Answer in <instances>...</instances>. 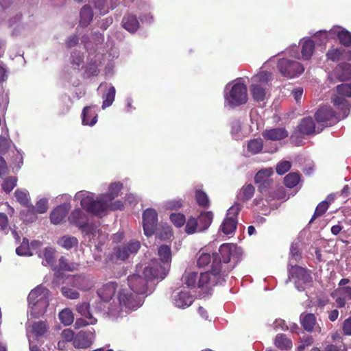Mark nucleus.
I'll use <instances>...</instances> for the list:
<instances>
[{"label":"nucleus","instance_id":"nucleus-61","mask_svg":"<svg viewBox=\"0 0 351 351\" xmlns=\"http://www.w3.org/2000/svg\"><path fill=\"white\" fill-rule=\"evenodd\" d=\"M291 167V163L287 160H282L276 165V171L278 175H283Z\"/></svg>","mask_w":351,"mask_h":351},{"label":"nucleus","instance_id":"nucleus-64","mask_svg":"<svg viewBox=\"0 0 351 351\" xmlns=\"http://www.w3.org/2000/svg\"><path fill=\"white\" fill-rule=\"evenodd\" d=\"M332 103L335 106H336L338 109H344L347 108V101L344 98V97L335 96L332 97Z\"/></svg>","mask_w":351,"mask_h":351},{"label":"nucleus","instance_id":"nucleus-46","mask_svg":"<svg viewBox=\"0 0 351 351\" xmlns=\"http://www.w3.org/2000/svg\"><path fill=\"white\" fill-rule=\"evenodd\" d=\"M337 36L342 45L346 47H351V32L343 29L337 32Z\"/></svg>","mask_w":351,"mask_h":351},{"label":"nucleus","instance_id":"nucleus-21","mask_svg":"<svg viewBox=\"0 0 351 351\" xmlns=\"http://www.w3.org/2000/svg\"><path fill=\"white\" fill-rule=\"evenodd\" d=\"M214 215L212 211H202L196 218L198 221L199 232L207 230L211 225Z\"/></svg>","mask_w":351,"mask_h":351},{"label":"nucleus","instance_id":"nucleus-15","mask_svg":"<svg viewBox=\"0 0 351 351\" xmlns=\"http://www.w3.org/2000/svg\"><path fill=\"white\" fill-rule=\"evenodd\" d=\"M117 288L118 284L116 282L110 281L103 285L97 290V293L103 302H108L114 297Z\"/></svg>","mask_w":351,"mask_h":351},{"label":"nucleus","instance_id":"nucleus-22","mask_svg":"<svg viewBox=\"0 0 351 351\" xmlns=\"http://www.w3.org/2000/svg\"><path fill=\"white\" fill-rule=\"evenodd\" d=\"M69 223L80 228L88 221L86 215L80 208L73 210L69 217Z\"/></svg>","mask_w":351,"mask_h":351},{"label":"nucleus","instance_id":"nucleus-54","mask_svg":"<svg viewBox=\"0 0 351 351\" xmlns=\"http://www.w3.org/2000/svg\"><path fill=\"white\" fill-rule=\"evenodd\" d=\"M32 331L37 336L43 335L47 331V325L44 322H34L32 325Z\"/></svg>","mask_w":351,"mask_h":351},{"label":"nucleus","instance_id":"nucleus-13","mask_svg":"<svg viewBox=\"0 0 351 351\" xmlns=\"http://www.w3.org/2000/svg\"><path fill=\"white\" fill-rule=\"evenodd\" d=\"M140 246V242L132 241L125 245L118 247L116 250L117 258L122 261L126 260L130 255L136 254Z\"/></svg>","mask_w":351,"mask_h":351},{"label":"nucleus","instance_id":"nucleus-53","mask_svg":"<svg viewBox=\"0 0 351 351\" xmlns=\"http://www.w3.org/2000/svg\"><path fill=\"white\" fill-rule=\"evenodd\" d=\"M76 311L78 313L84 317H93L90 312V305L88 302H83L80 304H78L76 306Z\"/></svg>","mask_w":351,"mask_h":351},{"label":"nucleus","instance_id":"nucleus-60","mask_svg":"<svg viewBox=\"0 0 351 351\" xmlns=\"http://www.w3.org/2000/svg\"><path fill=\"white\" fill-rule=\"evenodd\" d=\"M59 268L62 271H72L75 269V266L73 263H69L64 256H61L59 259Z\"/></svg>","mask_w":351,"mask_h":351},{"label":"nucleus","instance_id":"nucleus-17","mask_svg":"<svg viewBox=\"0 0 351 351\" xmlns=\"http://www.w3.org/2000/svg\"><path fill=\"white\" fill-rule=\"evenodd\" d=\"M49 293V289L40 285L30 291L27 299L29 303L35 305L39 302L47 299L48 298Z\"/></svg>","mask_w":351,"mask_h":351},{"label":"nucleus","instance_id":"nucleus-62","mask_svg":"<svg viewBox=\"0 0 351 351\" xmlns=\"http://www.w3.org/2000/svg\"><path fill=\"white\" fill-rule=\"evenodd\" d=\"M184 201L182 199H171L167 202L165 206L168 210H179L183 206Z\"/></svg>","mask_w":351,"mask_h":351},{"label":"nucleus","instance_id":"nucleus-7","mask_svg":"<svg viewBox=\"0 0 351 351\" xmlns=\"http://www.w3.org/2000/svg\"><path fill=\"white\" fill-rule=\"evenodd\" d=\"M226 99L232 106H238L244 104L247 101V87L243 83L234 84L228 95H226Z\"/></svg>","mask_w":351,"mask_h":351},{"label":"nucleus","instance_id":"nucleus-39","mask_svg":"<svg viewBox=\"0 0 351 351\" xmlns=\"http://www.w3.org/2000/svg\"><path fill=\"white\" fill-rule=\"evenodd\" d=\"M300 180V174L298 172H291L284 178V183L287 187L292 189L298 184Z\"/></svg>","mask_w":351,"mask_h":351},{"label":"nucleus","instance_id":"nucleus-45","mask_svg":"<svg viewBox=\"0 0 351 351\" xmlns=\"http://www.w3.org/2000/svg\"><path fill=\"white\" fill-rule=\"evenodd\" d=\"M343 53V49L332 47L328 49L326 56L328 60L338 62L341 59Z\"/></svg>","mask_w":351,"mask_h":351},{"label":"nucleus","instance_id":"nucleus-55","mask_svg":"<svg viewBox=\"0 0 351 351\" xmlns=\"http://www.w3.org/2000/svg\"><path fill=\"white\" fill-rule=\"evenodd\" d=\"M14 195L16 200L23 206H26L27 208L29 206V198L27 194L19 189L16 190Z\"/></svg>","mask_w":351,"mask_h":351},{"label":"nucleus","instance_id":"nucleus-58","mask_svg":"<svg viewBox=\"0 0 351 351\" xmlns=\"http://www.w3.org/2000/svg\"><path fill=\"white\" fill-rule=\"evenodd\" d=\"M337 92L343 97H351V84H341L336 87Z\"/></svg>","mask_w":351,"mask_h":351},{"label":"nucleus","instance_id":"nucleus-19","mask_svg":"<svg viewBox=\"0 0 351 351\" xmlns=\"http://www.w3.org/2000/svg\"><path fill=\"white\" fill-rule=\"evenodd\" d=\"M193 302V296L187 291H180L173 296V304L180 308L190 306Z\"/></svg>","mask_w":351,"mask_h":351},{"label":"nucleus","instance_id":"nucleus-16","mask_svg":"<svg viewBox=\"0 0 351 351\" xmlns=\"http://www.w3.org/2000/svg\"><path fill=\"white\" fill-rule=\"evenodd\" d=\"M289 276L304 284H308L313 281L310 272L306 268L298 265H291Z\"/></svg>","mask_w":351,"mask_h":351},{"label":"nucleus","instance_id":"nucleus-52","mask_svg":"<svg viewBox=\"0 0 351 351\" xmlns=\"http://www.w3.org/2000/svg\"><path fill=\"white\" fill-rule=\"evenodd\" d=\"M83 62L84 56L80 51H74L71 53V64L73 65L74 69H78Z\"/></svg>","mask_w":351,"mask_h":351},{"label":"nucleus","instance_id":"nucleus-29","mask_svg":"<svg viewBox=\"0 0 351 351\" xmlns=\"http://www.w3.org/2000/svg\"><path fill=\"white\" fill-rule=\"evenodd\" d=\"M287 199V196L285 188L282 186H277L269 191L266 201L270 202L273 200H286Z\"/></svg>","mask_w":351,"mask_h":351},{"label":"nucleus","instance_id":"nucleus-9","mask_svg":"<svg viewBox=\"0 0 351 351\" xmlns=\"http://www.w3.org/2000/svg\"><path fill=\"white\" fill-rule=\"evenodd\" d=\"M169 271V269L156 259H152L149 265L143 269V274L150 282L156 280H163Z\"/></svg>","mask_w":351,"mask_h":351},{"label":"nucleus","instance_id":"nucleus-50","mask_svg":"<svg viewBox=\"0 0 351 351\" xmlns=\"http://www.w3.org/2000/svg\"><path fill=\"white\" fill-rule=\"evenodd\" d=\"M171 223L177 228L183 226L186 223V217L182 213H172L169 217Z\"/></svg>","mask_w":351,"mask_h":351},{"label":"nucleus","instance_id":"nucleus-40","mask_svg":"<svg viewBox=\"0 0 351 351\" xmlns=\"http://www.w3.org/2000/svg\"><path fill=\"white\" fill-rule=\"evenodd\" d=\"M116 90L113 86L108 88L107 92L103 95L102 108L110 106L114 101Z\"/></svg>","mask_w":351,"mask_h":351},{"label":"nucleus","instance_id":"nucleus-31","mask_svg":"<svg viewBox=\"0 0 351 351\" xmlns=\"http://www.w3.org/2000/svg\"><path fill=\"white\" fill-rule=\"evenodd\" d=\"M315 51V43L311 39L305 40L302 45L301 53L304 60H309L313 56Z\"/></svg>","mask_w":351,"mask_h":351},{"label":"nucleus","instance_id":"nucleus-43","mask_svg":"<svg viewBox=\"0 0 351 351\" xmlns=\"http://www.w3.org/2000/svg\"><path fill=\"white\" fill-rule=\"evenodd\" d=\"M263 141L261 138L250 140L247 143V150L252 154H256L262 151Z\"/></svg>","mask_w":351,"mask_h":351},{"label":"nucleus","instance_id":"nucleus-26","mask_svg":"<svg viewBox=\"0 0 351 351\" xmlns=\"http://www.w3.org/2000/svg\"><path fill=\"white\" fill-rule=\"evenodd\" d=\"M71 285L83 291L89 290L93 287V283L90 279L84 275L75 276L72 279Z\"/></svg>","mask_w":351,"mask_h":351},{"label":"nucleus","instance_id":"nucleus-20","mask_svg":"<svg viewBox=\"0 0 351 351\" xmlns=\"http://www.w3.org/2000/svg\"><path fill=\"white\" fill-rule=\"evenodd\" d=\"M69 207L66 204H62L55 208L50 214L51 222L53 224L61 223L69 213Z\"/></svg>","mask_w":351,"mask_h":351},{"label":"nucleus","instance_id":"nucleus-41","mask_svg":"<svg viewBox=\"0 0 351 351\" xmlns=\"http://www.w3.org/2000/svg\"><path fill=\"white\" fill-rule=\"evenodd\" d=\"M58 243L62 247L70 250L77 245L78 240L75 237L64 236L59 239Z\"/></svg>","mask_w":351,"mask_h":351},{"label":"nucleus","instance_id":"nucleus-42","mask_svg":"<svg viewBox=\"0 0 351 351\" xmlns=\"http://www.w3.org/2000/svg\"><path fill=\"white\" fill-rule=\"evenodd\" d=\"M60 322L64 326H69L74 320L73 312L69 308H64L62 310L58 315Z\"/></svg>","mask_w":351,"mask_h":351},{"label":"nucleus","instance_id":"nucleus-8","mask_svg":"<svg viewBox=\"0 0 351 351\" xmlns=\"http://www.w3.org/2000/svg\"><path fill=\"white\" fill-rule=\"evenodd\" d=\"M219 256L218 258V254H213V261H217V262L220 261V269H222L221 263H228L230 262V259L233 260L236 259V262H237L239 259V256L240 255V249L237 247V246L232 243H223L221 245L219 249Z\"/></svg>","mask_w":351,"mask_h":351},{"label":"nucleus","instance_id":"nucleus-11","mask_svg":"<svg viewBox=\"0 0 351 351\" xmlns=\"http://www.w3.org/2000/svg\"><path fill=\"white\" fill-rule=\"evenodd\" d=\"M128 285L131 290L136 295L148 294L152 292L149 288V280L146 279L145 276L134 274L128 277Z\"/></svg>","mask_w":351,"mask_h":351},{"label":"nucleus","instance_id":"nucleus-56","mask_svg":"<svg viewBox=\"0 0 351 351\" xmlns=\"http://www.w3.org/2000/svg\"><path fill=\"white\" fill-rule=\"evenodd\" d=\"M61 293L67 299L75 300L80 298V293L77 291L68 287H62Z\"/></svg>","mask_w":351,"mask_h":351},{"label":"nucleus","instance_id":"nucleus-34","mask_svg":"<svg viewBox=\"0 0 351 351\" xmlns=\"http://www.w3.org/2000/svg\"><path fill=\"white\" fill-rule=\"evenodd\" d=\"M237 226V219H234V217H226L223 221L220 229L225 234H230L233 233Z\"/></svg>","mask_w":351,"mask_h":351},{"label":"nucleus","instance_id":"nucleus-63","mask_svg":"<svg viewBox=\"0 0 351 351\" xmlns=\"http://www.w3.org/2000/svg\"><path fill=\"white\" fill-rule=\"evenodd\" d=\"M211 261V256L208 253H202L197 259V265L199 267L207 266Z\"/></svg>","mask_w":351,"mask_h":351},{"label":"nucleus","instance_id":"nucleus-32","mask_svg":"<svg viewBox=\"0 0 351 351\" xmlns=\"http://www.w3.org/2000/svg\"><path fill=\"white\" fill-rule=\"evenodd\" d=\"M255 192V188L252 184H246L242 186L237 195V199L243 202L250 199Z\"/></svg>","mask_w":351,"mask_h":351},{"label":"nucleus","instance_id":"nucleus-10","mask_svg":"<svg viewBox=\"0 0 351 351\" xmlns=\"http://www.w3.org/2000/svg\"><path fill=\"white\" fill-rule=\"evenodd\" d=\"M317 133V127H316L314 120L311 117H306L300 120L297 127L294 129L291 136L292 139L304 138L305 136H309Z\"/></svg>","mask_w":351,"mask_h":351},{"label":"nucleus","instance_id":"nucleus-27","mask_svg":"<svg viewBox=\"0 0 351 351\" xmlns=\"http://www.w3.org/2000/svg\"><path fill=\"white\" fill-rule=\"evenodd\" d=\"M300 321L303 328L307 332H312L316 324V317L313 313H302Z\"/></svg>","mask_w":351,"mask_h":351},{"label":"nucleus","instance_id":"nucleus-47","mask_svg":"<svg viewBox=\"0 0 351 351\" xmlns=\"http://www.w3.org/2000/svg\"><path fill=\"white\" fill-rule=\"evenodd\" d=\"M185 232L188 234H194L196 232H199V226L197 219L194 217H190L188 220L186 221Z\"/></svg>","mask_w":351,"mask_h":351},{"label":"nucleus","instance_id":"nucleus-18","mask_svg":"<svg viewBox=\"0 0 351 351\" xmlns=\"http://www.w3.org/2000/svg\"><path fill=\"white\" fill-rule=\"evenodd\" d=\"M262 135L266 140L277 141L288 137L289 132L285 128H276L265 130L263 132Z\"/></svg>","mask_w":351,"mask_h":351},{"label":"nucleus","instance_id":"nucleus-5","mask_svg":"<svg viewBox=\"0 0 351 351\" xmlns=\"http://www.w3.org/2000/svg\"><path fill=\"white\" fill-rule=\"evenodd\" d=\"M277 67L283 76L289 78L297 77L304 71V67L300 62L287 58L280 59Z\"/></svg>","mask_w":351,"mask_h":351},{"label":"nucleus","instance_id":"nucleus-23","mask_svg":"<svg viewBox=\"0 0 351 351\" xmlns=\"http://www.w3.org/2000/svg\"><path fill=\"white\" fill-rule=\"evenodd\" d=\"M195 199L199 207L208 208L210 205L209 197L202 189V186H196L195 188Z\"/></svg>","mask_w":351,"mask_h":351},{"label":"nucleus","instance_id":"nucleus-2","mask_svg":"<svg viewBox=\"0 0 351 351\" xmlns=\"http://www.w3.org/2000/svg\"><path fill=\"white\" fill-rule=\"evenodd\" d=\"M229 270L220 269V261H213L210 271L202 272L198 276L197 287L204 288L217 285H222L225 282V276Z\"/></svg>","mask_w":351,"mask_h":351},{"label":"nucleus","instance_id":"nucleus-6","mask_svg":"<svg viewBox=\"0 0 351 351\" xmlns=\"http://www.w3.org/2000/svg\"><path fill=\"white\" fill-rule=\"evenodd\" d=\"M117 299L121 310L128 313L137 309L141 306L139 298L128 289H121L117 295Z\"/></svg>","mask_w":351,"mask_h":351},{"label":"nucleus","instance_id":"nucleus-38","mask_svg":"<svg viewBox=\"0 0 351 351\" xmlns=\"http://www.w3.org/2000/svg\"><path fill=\"white\" fill-rule=\"evenodd\" d=\"M55 250L51 247H45L42 253H39L38 256L43 258L47 265L52 267L56 264Z\"/></svg>","mask_w":351,"mask_h":351},{"label":"nucleus","instance_id":"nucleus-14","mask_svg":"<svg viewBox=\"0 0 351 351\" xmlns=\"http://www.w3.org/2000/svg\"><path fill=\"white\" fill-rule=\"evenodd\" d=\"M94 338L95 335L90 331H80L75 335L73 345L76 348H88L92 345Z\"/></svg>","mask_w":351,"mask_h":351},{"label":"nucleus","instance_id":"nucleus-59","mask_svg":"<svg viewBox=\"0 0 351 351\" xmlns=\"http://www.w3.org/2000/svg\"><path fill=\"white\" fill-rule=\"evenodd\" d=\"M95 9L99 11L100 14L104 15L108 12L109 10L106 5V0H90Z\"/></svg>","mask_w":351,"mask_h":351},{"label":"nucleus","instance_id":"nucleus-28","mask_svg":"<svg viewBox=\"0 0 351 351\" xmlns=\"http://www.w3.org/2000/svg\"><path fill=\"white\" fill-rule=\"evenodd\" d=\"M158 255L161 261L162 266L167 267V269L170 267V263L171 261V247L167 245H162L158 250Z\"/></svg>","mask_w":351,"mask_h":351},{"label":"nucleus","instance_id":"nucleus-35","mask_svg":"<svg viewBox=\"0 0 351 351\" xmlns=\"http://www.w3.org/2000/svg\"><path fill=\"white\" fill-rule=\"evenodd\" d=\"M275 346L280 350H288L292 347V341L285 334H278L274 339Z\"/></svg>","mask_w":351,"mask_h":351},{"label":"nucleus","instance_id":"nucleus-30","mask_svg":"<svg viewBox=\"0 0 351 351\" xmlns=\"http://www.w3.org/2000/svg\"><path fill=\"white\" fill-rule=\"evenodd\" d=\"M82 115V122L84 125L93 126L97 121V114L91 111L90 106L84 108Z\"/></svg>","mask_w":351,"mask_h":351},{"label":"nucleus","instance_id":"nucleus-51","mask_svg":"<svg viewBox=\"0 0 351 351\" xmlns=\"http://www.w3.org/2000/svg\"><path fill=\"white\" fill-rule=\"evenodd\" d=\"M198 274L190 272L184 276V282L189 288H195L197 285Z\"/></svg>","mask_w":351,"mask_h":351},{"label":"nucleus","instance_id":"nucleus-25","mask_svg":"<svg viewBox=\"0 0 351 351\" xmlns=\"http://www.w3.org/2000/svg\"><path fill=\"white\" fill-rule=\"evenodd\" d=\"M336 75L339 81L344 82L351 80V64L341 63L336 67Z\"/></svg>","mask_w":351,"mask_h":351},{"label":"nucleus","instance_id":"nucleus-36","mask_svg":"<svg viewBox=\"0 0 351 351\" xmlns=\"http://www.w3.org/2000/svg\"><path fill=\"white\" fill-rule=\"evenodd\" d=\"M47 199L43 198L36 202V206L32 204H29L27 212L34 215L36 213L43 214L47 212Z\"/></svg>","mask_w":351,"mask_h":351},{"label":"nucleus","instance_id":"nucleus-33","mask_svg":"<svg viewBox=\"0 0 351 351\" xmlns=\"http://www.w3.org/2000/svg\"><path fill=\"white\" fill-rule=\"evenodd\" d=\"M80 23L82 27H86L92 21L93 12L88 5H84L80 10Z\"/></svg>","mask_w":351,"mask_h":351},{"label":"nucleus","instance_id":"nucleus-12","mask_svg":"<svg viewBox=\"0 0 351 351\" xmlns=\"http://www.w3.org/2000/svg\"><path fill=\"white\" fill-rule=\"evenodd\" d=\"M158 223V213L153 208H147L143 213V226L147 237L152 236Z\"/></svg>","mask_w":351,"mask_h":351},{"label":"nucleus","instance_id":"nucleus-49","mask_svg":"<svg viewBox=\"0 0 351 351\" xmlns=\"http://www.w3.org/2000/svg\"><path fill=\"white\" fill-rule=\"evenodd\" d=\"M328 208V202H321L317 206L314 214L309 223H311L316 218L322 216Z\"/></svg>","mask_w":351,"mask_h":351},{"label":"nucleus","instance_id":"nucleus-4","mask_svg":"<svg viewBox=\"0 0 351 351\" xmlns=\"http://www.w3.org/2000/svg\"><path fill=\"white\" fill-rule=\"evenodd\" d=\"M317 122V133L321 132L324 127H329L336 124L339 118L336 112L330 106L320 107L315 114Z\"/></svg>","mask_w":351,"mask_h":351},{"label":"nucleus","instance_id":"nucleus-44","mask_svg":"<svg viewBox=\"0 0 351 351\" xmlns=\"http://www.w3.org/2000/svg\"><path fill=\"white\" fill-rule=\"evenodd\" d=\"M17 178L15 176H9L5 178L1 184L2 190L6 193H10L16 186Z\"/></svg>","mask_w":351,"mask_h":351},{"label":"nucleus","instance_id":"nucleus-24","mask_svg":"<svg viewBox=\"0 0 351 351\" xmlns=\"http://www.w3.org/2000/svg\"><path fill=\"white\" fill-rule=\"evenodd\" d=\"M122 26L130 32H135L139 28V22L135 15L126 14L122 19Z\"/></svg>","mask_w":351,"mask_h":351},{"label":"nucleus","instance_id":"nucleus-3","mask_svg":"<svg viewBox=\"0 0 351 351\" xmlns=\"http://www.w3.org/2000/svg\"><path fill=\"white\" fill-rule=\"evenodd\" d=\"M271 80V74L267 71H262L253 76L250 91L253 99L260 102L266 97L267 90L269 88V82Z\"/></svg>","mask_w":351,"mask_h":351},{"label":"nucleus","instance_id":"nucleus-1","mask_svg":"<svg viewBox=\"0 0 351 351\" xmlns=\"http://www.w3.org/2000/svg\"><path fill=\"white\" fill-rule=\"evenodd\" d=\"M123 184L121 182L112 183L108 189V192L94 199L92 194L82 191L77 193V197H81L80 204L88 213L95 215L103 214L109 207V203L119 196Z\"/></svg>","mask_w":351,"mask_h":351},{"label":"nucleus","instance_id":"nucleus-48","mask_svg":"<svg viewBox=\"0 0 351 351\" xmlns=\"http://www.w3.org/2000/svg\"><path fill=\"white\" fill-rule=\"evenodd\" d=\"M16 252L20 256H32L33 252L30 250L29 243L27 239L24 238L19 247L16 249Z\"/></svg>","mask_w":351,"mask_h":351},{"label":"nucleus","instance_id":"nucleus-37","mask_svg":"<svg viewBox=\"0 0 351 351\" xmlns=\"http://www.w3.org/2000/svg\"><path fill=\"white\" fill-rule=\"evenodd\" d=\"M272 169H265L258 171L254 176V182L256 185L261 184L263 182H265V181L269 180L271 178V176L273 175Z\"/></svg>","mask_w":351,"mask_h":351},{"label":"nucleus","instance_id":"nucleus-57","mask_svg":"<svg viewBox=\"0 0 351 351\" xmlns=\"http://www.w3.org/2000/svg\"><path fill=\"white\" fill-rule=\"evenodd\" d=\"M87 319L83 318L77 319L75 323V328H80L82 327H84L87 325H93L97 323V319L94 317H86Z\"/></svg>","mask_w":351,"mask_h":351}]
</instances>
